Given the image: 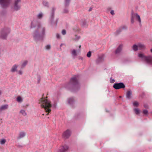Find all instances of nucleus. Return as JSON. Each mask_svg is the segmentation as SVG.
<instances>
[{"instance_id":"obj_1","label":"nucleus","mask_w":152,"mask_h":152,"mask_svg":"<svg viewBox=\"0 0 152 152\" xmlns=\"http://www.w3.org/2000/svg\"><path fill=\"white\" fill-rule=\"evenodd\" d=\"M37 26V28L34 31L33 36L34 40L37 42L42 41L45 35L46 28L42 26L37 19H34L31 22V27L33 28Z\"/></svg>"},{"instance_id":"obj_2","label":"nucleus","mask_w":152,"mask_h":152,"mask_svg":"<svg viewBox=\"0 0 152 152\" xmlns=\"http://www.w3.org/2000/svg\"><path fill=\"white\" fill-rule=\"evenodd\" d=\"M39 103L41 104L42 107L45 109L46 112H48L46 115H48L50 113V108L52 107L51 102L45 98H42L39 100Z\"/></svg>"},{"instance_id":"obj_3","label":"nucleus","mask_w":152,"mask_h":152,"mask_svg":"<svg viewBox=\"0 0 152 152\" xmlns=\"http://www.w3.org/2000/svg\"><path fill=\"white\" fill-rule=\"evenodd\" d=\"M68 85L73 88V91H76L80 88V84L77 78L76 77H73L71 78Z\"/></svg>"},{"instance_id":"obj_4","label":"nucleus","mask_w":152,"mask_h":152,"mask_svg":"<svg viewBox=\"0 0 152 152\" xmlns=\"http://www.w3.org/2000/svg\"><path fill=\"white\" fill-rule=\"evenodd\" d=\"M138 56L147 64L152 65V55H149L146 56L144 53H140L138 54Z\"/></svg>"},{"instance_id":"obj_5","label":"nucleus","mask_w":152,"mask_h":152,"mask_svg":"<svg viewBox=\"0 0 152 152\" xmlns=\"http://www.w3.org/2000/svg\"><path fill=\"white\" fill-rule=\"evenodd\" d=\"M10 29L8 27H4L0 31V39H6L8 34L10 33Z\"/></svg>"},{"instance_id":"obj_6","label":"nucleus","mask_w":152,"mask_h":152,"mask_svg":"<svg viewBox=\"0 0 152 152\" xmlns=\"http://www.w3.org/2000/svg\"><path fill=\"white\" fill-rule=\"evenodd\" d=\"M12 0H0V5L3 8H6L8 7L11 3Z\"/></svg>"},{"instance_id":"obj_7","label":"nucleus","mask_w":152,"mask_h":152,"mask_svg":"<svg viewBox=\"0 0 152 152\" xmlns=\"http://www.w3.org/2000/svg\"><path fill=\"white\" fill-rule=\"evenodd\" d=\"M135 17H136V19L138 21L140 24L141 23V20L140 16L137 13H134L132 12L131 15V23L133 24L134 22V18Z\"/></svg>"},{"instance_id":"obj_8","label":"nucleus","mask_w":152,"mask_h":152,"mask_svg":"<svg viewBox=\"0 0 152 152\" xmlns=\"http://www.w3.org/2000/svg\"><path fill=\"white\" fill-rule=\"evenodd\" d=\"M55 10V8H52V12L50 18V22L52 25L56 26L57 24L58 20H56L55 21L53 20L54 12Z\"/></svg>"},{"instance_id":"obj_9","label":"nucleus","mask_w":152,"mask_h":152,"mask_svg":"<svg viewBox=\"0 0 152 152\" xmlns=\"http://www.w3.org/2000/svg\"><path fill=\"white\" fill-rule=\"evenodd\" d=\"M21 2V0H15L13 7L15 11H18L20 9V6L19 3Z\"/></svg>"},{"instance_id":"obj_10","label":"nucleus","mask_w":152,"mask_h":152,"mask_svg":"<svg viewBox=\"0 0 152 152\" xmlns=\"http://www.w3.org/2000/svg\"><path fill=\"white\" fill-rule=\"evenodd\" d=\"M113 87L115 89L117 90L125 88V86L123 83L121 82L119 83H114Z\"/></svg>"},{"instance_id":"obj_11","label":"nucleus","mask_w":152,"mask_h":152,"mask_svg":"<svg viewBox=\"0 0 152 152\" xmlns=\"http://www.w3.org/2000/svg\"><path fill=\"white\" fill-rule=\"evenodd\" d=\"M69 148V147L67 145H64L60 147L58 150L57 152H67Z\"/></svg>"},{"instance_id":"obj_12","label":"nucleus","mask_w":152,"mask_h":152,"mask_svg":"<svg viewBox=\"0 0 152 152\" xmlns=\"http://www.w3.org/2000/svg\"><path fill=\"white\" fill-rule=\"evenodd\" d=\"M71 135V132L70 131L67 129L62 134V137L65 139H66L68 138Z\"/></svg>"},{"instance_id":"obj_13","label":"nucleus","mask_w":152,"mask_h":152,"mask_svg":"<svg viewBox=\"0 0 152 152\" xmlns=\"http://www.w3.org/2000/svg\"><path fill=\"white\" fill-rule=\"evenodd\" d=\"M26 133L24 131H21L19 134L18 135L17 137V139L20 140L24 137L26 135Z\"/></svg>"},{"instance_id":"obj_14","label":"nucleus","mask_w":152,"mask_h":152,"mask_svg":"<svg viewBox=\"0 0 152 152\" xmlns=\"http://www.w3.org/2000/svg\"><path fill=\"white\" fill-rule=\"evenodd\" d=\"M123 47V45L122 44H120L118 47L115 51V54H118L121 51Z\"/></svg>"},{"instance_id":"obj_15","label":"nucleus","mask_w":152,"mask_h":152,"mask_svg":"<svg viewBox=\"0 0 152 152\" xmlns=\"http://www.w3.org/2000/svg\"><path fill=\"white\" fill-rule=\"evenodd\" d=\"M104 55H103L99 56L96 61V63L98 64L103 61L104 60Z\"/></svg>"},{"instance_id":"obj_16","label":"nucleus","mask_w":152,"mask_h":152,"mask_svg":"<svg viewBox=\"0 0 152 152\" xmlns=\"http://www.w3.org/2000/svg\"><path fill=\"white\" fill-rule=\"evenodd\" d=\"M127 27L125 26H123L121 27L118 29L116 32V34H119L122 31V29H126Z\"/></svg>"},{"instance_id":"obj_17","label":"nucleus","mask_w":152,"mask_h":152,"mask_svg":"<svg viewBox=\"0 0 152 152\" xmlns=\"http://www.w3.org/2000/svg\"><path fill=\"white\" fill-rule=\"evenodd\" d=\"M132 95V91L130 90H129L126 92V97L129 99H130Z\"/></svg>"},{"instance_id":"obj_18","label":"nucleus","mask_w":152,"mask_h":152,"mask_svg":"<svg viewBox=\"0 0 152 152\" xmlns=\"http://www.w3.org/2000/svg\"><path fill=\"white\" fill-rule=\"evenodd\" d=\"M8 107V105L7 104H5L1 106L0 107V112L3 110L7 109Z\"/></svg>"},{"instance_id":"obj_19","label":"nucleus","mask_w":152,"mask_h":152,"mask_svg":"<svg viewBox=\"0 0 152 152\" xmlns=\"http://www.w3.org/2000/svg\"><path fill=\"white\" fill-rule=\"evenodd\" d=\"M18 66L16 65L15 64L12 67L11 69L10 70L11 72H14L17 71V68Z\"/></svg>"},{"instance_id":"obj_20","label":"nucleus","mask_w":152,"mask_h":152,"mask_svg":"<svg viewBox=\"0 0 152 152\" xmlns=\"http://www.w3.org/2000/svg\"><path fill=\"white\" fill-rule=\"evenodd\" d=\"M138 46L139 50L144 49L145 48V46L144 45L141 43H139L138 44Z\"/></svg>"},{"instance_id":"obj_21","label":"nucleus","mask_w":152,"mask_h":152,"mask_svg":"<svg viewBox=\"0 0 152 152\" xmlns=\"http://www.w3.org/2000/svg\"><path fill=\"white\" fill-rule=\"evenodd\" d=\"M80 24L82 26L84 27L86 26L87 24V21L85 20H83L81 22Z\"/></svg>"},{"instance_id":"obj_22","label":"nucleus","mask_w":152,"mask_h":152,"mask_svg":"<svg viewBox=\"0 0 152 152\" xmlns=\"http://www.w3.org/2000/svg\"><path fill=\"white\" fill-rule=\"evenodd\" d=\"M75 102V100L73 98H70L68 100V102L70 104H72Z\"/></svg>"},{"instance_id":"obj_23","label":"nucleus","mask_w":152,"mask_h":152,"mask_svg":"<svg viewBox=\"0 0 152 152\" xmlns=\"http://www.w3.org/2000/svg\"><path fill=\"white\" fill-rule=\"evenodd\" d=\"M43 5L47 7H49V4L48 2L46 1H43L42 2Z\"/></svg>"},{"instance_id":"obj_24","label":"nucleus","mask_w":152,"mask_h":152,"mask_svg":"<svg viewBox=\"0 0 152 152\" xmlns=\"http://www.w3.org/2000/svg\"><path fill=\"white\" fill-rule=\"evenodd\" d=\"M71 54L74 57L76 56L77 55L76 50L75 49H73L72 50Z\"/></svg>"},{"instance_id":"obj_25","label":"nucleus","mask_w":152,"mask_h":152,"mask_svg":"<svg viewBox=\"0 0 152 152\" xmlns=\"http://www.w3.org/2000/svg\"><path fill=\"white\" fill-rule=\"evenodd\" d=\"M70 0H65V6L66 7L68 6L69 5Z\"/></svg>"},{"instance_id":"obj_26","label":"nucleus","mask_w":152,"mask_h":152,"mask_svg":"<svg viewBox=\"0 0 152 152\" xmlns=\"http://www.w3.org/2000/svg\"><path fill=\"white\" fill-rule=\"evenodd\" d=\"M132 48L133 50L134 51H136L138 50V45H134L132 47Z\"/></svg>"},{"instance_id":"obj_27","label":"nucleus","mask_w":152,"mask_h":152,"mask_svg":"<svg viewBox=\"0 0 152 152\" xmlns=\"http://www.w3.org/2000/svg\"><path fill=\"white\" fill-rule=\"evenodd\" d=\"M17 101L18 102H21L23 101V99L20 96H18L17 98Z\"/></svg>"},{"instance_id":"obj_28","label":"nucleus","mask_w":152,"mask_h":152,"mask_svg":"<svg viewBox=\"0 0 152 152\" xmlns=\"http://www.w3.org/2000/svg\"><path fill=\"white\" fill-rule=\"evenodd\" d=\"M27 63L28 61H24L21 65V68H23L27 64Z\"/></svg>"},{"instance_id":"obj_29","label":"nucleus","mask_w":152,"mask_h":152,"mask_svg":"<svg viewBox=\"0 0 152 152\" xmlns=\"http://www.w3.org/2000/svg\"><path fill=\"white\" fill-rule=\"evenodd\" d=\"M6 142V140L5 139H3L0 140V143L2 145H4Z\"/></svg>"},{"instance_id":"obj_30","label":"nucleus","mask_w":152,"mask_h":152,"mask_svg":"<svg viewBox=\"0 0 152 152\" xmlns=\"http://www.w3.org/2000/svg\"><path fill=\"white\" fill-rule=\"evenodd\" d=\"M80 38V37L77 35H75V38H73V40L75 41H78Z\"/></svg>"},{"instance_id":"obj_31","label":"nucleus","mask_w":152,"mask_h":152,"mask_svg":"<svg viewBox=\"0 0 152 152\" xmlns=\"http://www.w3.org/2000/svg\"><path fill=\"white\" fill-rule=\"evenodd\" d=\"M43 16V14L42 13H40L37 15V18H38L40 19L42 18Z\"/></svg>"},{"instance_id":"obj_32","label":"nucleus","mask_w":152,"mask_h":152,"mask_svg":"<svg viewBox=\"0 0 152 152\" xmlns=\"http://www.w3.org/2000/svg\"><path fill=\"white\" fill-rule=\"evenodd\" d=\"M20 113L23 116H26V113L25 111L24 110H21L20 111Z\"/></svg>"},{"instance_id":"obj_33","label":"nucleus","mask_w":152,"mask_h":152,"mask_svg":"<svg viewBox=\"0 0 152 152\" xmlns=\"http://www.w3.org/2000/svg\"><path fill=\"white\" fill-rule=\"evenodd\" d=\"M134 110L136 114L138 115L140 113V110L138 109L135 108L134 109Z\"/></svg>"},{"instance_id":"obj_34","label":"nucleus","mask_w":152,"mask_h":152,"mask_svg":"<svg viewBox=\"0 0 152 152\" xmlns=\"http://www.w3.org/2000/svg\"><path fill=\"white\" fill-rule=\"evenodd\" d=\"M69 12L67 8H66L64 9L63 11V13H68Z\"/></svg>"},{"instance_id":"obj_35","label":"nucleus","mask_w":152,"mask_h":152,"mask_svg":"<svg viewBox=\"0 0 152 152\" xmlns=\"http://www.w3.org/2000/svg\"><path fill=\"white\" fill-rule=\"evenodd\" d=\"M91 52L90 51L88 52L87 54V56L88 58H90L91 56Z\"/></svg>"},{"instance_id":"obj_36","label":"nucleus","mask_w":152,"mask_h":152,"mask_svg":"<svg viewBox=\"0 0 152 152\" xmlns=\"http://www.w3.org/2000/svg\"><path fill=\"white\" fill-rule=\"evenodd\" d=\"M133 105L134 106H137L139 105V104L137 102H133Z\"/></svg>"},{"instance_id":"obj_37","label":"nucleus","mask_w":152,"mask_h":152,"mask_svg":"<svg viewBox=\"0 0 152 152\" xmlns=\"http://www.w3.org/2000/svg\"><path fill=\"white\" fill-rule=\"evenodd\" d=\"M45 48L47 50H48L50 48V45H48L45 46Z\"/></svg>"},{"instance_id":"obj_38","label":"nucleus","mask_w":152,"mask_h":152,"mask_svg":"<svg viewBox=\"0 0 152 152\" xmlns=\"http://www.w3.org/2000/svg\"><path fill=\"white\" fill-rule=\"evenodd\" d=\"M40 76H38L37 77V80H38V82L37 83H39L40 81Z\"/></svg>"},{"instance_id":"obj_39","label":"nucleus","mask_w":152,"mask_h":152,"mask_svg":"<svg viewBox=\"0 0 152 152\" xmlns=\"http://www.w3.org/2000/svg\"><path fill=\"white\" fill-rule=\"evenodd\" d=\"M62 34L63 35H64L66 34V31L65 30H63L62 31Z\"/></svg>"},{"instance_id":"obj_40","label":"nucleus","mask_w":152,"mask_h":152,"mask_svg":"<svg viewBox=\"0 0 152 152\" xmlns=\"http://www.w3.org/2000/svg\"><path fill=\"white\" fill-rule=\"evenodd\" d=\"M143 113L145 114V115H146L148 114V111L147 110H143Z\"/></svg>"},{"instance_id":"obj_41","label":"nucleus","mask_w":152,"mask_h":152,"mask_svg":"<svg viewBox=\"0 0 152 152\" xmlns=\"http://www.w3.org/2000/svg\"><path fill=\"white\" fill-rule=\"evenodd\" d=\"M56 37L58 39H60L61 38V36L60 35L58 34H56Z\"/></svg>"},{"instance_id":"obj_42","label":"nucleus","mask_w":152,"mask_h":152,"mask_svg":"<svg viewBox=\"0 0 152 152\" xmlns=\"http://www.w3.org/2000/svg\"><path fill=\"white\" fill-rule=\"evenodd\" d=\"M110 81L111 83H114V82H115L114 80L112 79V78H110Z\"/></svg>"},{"instance_id":"obj_43","label":"nucleus","mask_w":152,"mask_h":152,"mask_svg":"<svg viewBox=\"0 0 152 152\" xmlns=\"http://www.w3.org/2000/svg\"><path fill=\"white\" fill-rule=\"evenodd\" d=\"M110 13L112 15H114L115 14L114 11L113 10H112L110 11Z\"/></svg>"},{"instance_id":"obj_44","label":"nucleus","mask_w":152,"mask_h":152,"mask_svg":"<svg viewBox=\"0 0 152 152\" xmlns=\"http://www.w3.org/2000/svg\"><path fill=\"white\" fill-rule=\"evenodd\" d=\"M18 73L20 75H21L23 74V72L22 71L20 70L18 71Z\"/></svg>"},{"instance_id":"obj_45","label":"nucleus","mask_w":152,"mask_h":152,"mask_svg":"<svg viewBox=\"0 0 152 152\" xmlns=\"http://www.w3.org/2000/svg\"><path fill=\"white\" fill-rule=\"evenodd\" d=\"M79 51H80V48L81 47V45H79Z\"/></svg>"},{"instance_id":"obj_46","label":"nucleus","mask_w":152,"mask_h":152,"mask_svg":"<svg viewBox=\"0 0 152 152\" xmlns=\"http://www.w3.org/2000/svg\"><path fill=\"white\" fill-rule=\"evenodd\" d=\"M2 93V92L1 90H0V95Z\"/></svg>"},{"instance_id":"obj_47","label":"nucleus","mask_w":152,"mask_h":152,"mask_svg":"<svg viewBox=\"0 0 152 152\" xmlns=\"http://www.w3.org/2000/svg\"><path fill=\"white\" fill-rule=\"evenodd\" d=\"M151 53H152V48L151 49Z\"/></svg>"},{"instance_id":"obj_48","label":"nucleus","mask_w":152,"mask_h":152,"mask_svg":"<svg viewBox=\"0 0 152 152\" xmlns=\"http://www.w3.org/2000/svg\"><path fill=\"white\" fill-rule=\"evenodd\" d=\"M62 45V44H61L60 45V46L61 47Z\"/></svg>"},{"instance_id":"obj_49","label":"nucleus","mask_w":152,"mask_h":152,"mask_svg":"<svg viewBox=\"0 0 152 152\" xmlns=\"http://www.w3.org/2000/svg\"><path fill=\"white\" fill-rule=\"evenodd\" d=\"M106 112H108V110H106Z\"/></svg>"},{"instance_id":"obj_50","label":"nucleus","mask_w":152,"mask_h":152,"mask_svg":"<svg viewBox=\"0 0 152 152\" xmlns=\"http://www.w3.org/2000/svg\"><path fill=\"white\" fill-rule=\"evenodd\" d=\"M121 96H120V98H121Z\"/></svg>"}]
</instances>
